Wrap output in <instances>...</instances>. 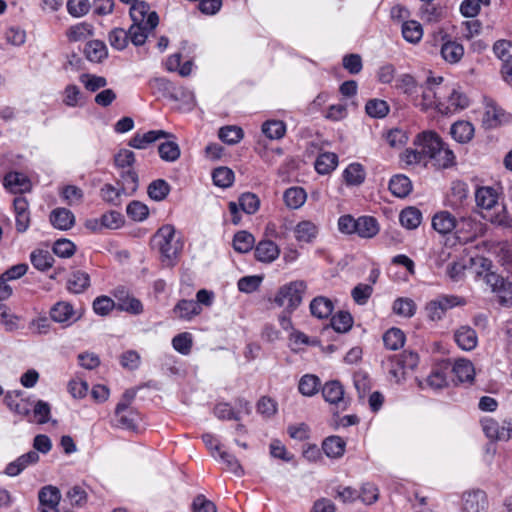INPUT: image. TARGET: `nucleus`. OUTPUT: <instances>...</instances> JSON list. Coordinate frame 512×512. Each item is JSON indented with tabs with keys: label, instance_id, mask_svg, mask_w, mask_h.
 <instances>
[{
	"label": "nucleus",
	"instance_id": "nucleus-1",
	"mask_svg": "<svg viewBox=\"0 0 512 512\" xmlns=\"http://www.w3.org/2000/svg\"><path fill=\"white\" fill-rule=\"evenodd\" d=\"M130 17L133 24L127 31L128 39L136 46L142 45L147 39L148 32L158 25V15L155 11H150V7L146 2L139 1L132 4Z\"/></svg>",
	"mask_w": 512,
	"mask_h": 512
},
{
	"label": "nucleus",
	"instance_id": "nucleus-2",
	"mask_svg": "<svg viewBox=\"0 0 512 512\" xmlns=\"http://www.w3.org/2000/svg\"><path fill=\"white\" fill-rule=\"evenodd\" d=\"M441 141L439 135L433 131L419 133L413 141L415 148L406 149L401 154V161L406 165L426 166L432 160L437 149H439Z\"/></svg>",
	"mask_w": 512,
	"mask_h": 512
},
{
	"label": "nucleus",
	"instance_id": "nucleus-3",
	"mask_svg": "<svg viewBox=\"0 0 512 512\" xmlns=\"http://www.w3.org/2000/svg\"><path fill=\"white\" fill-rule=\"evenodd\" d=\"M154 241L159 248L162 261L173 265L183 249L182 240L176 236L173 225L166 224L158 229Z\"/></svg>",
	"mask_w": 512,
	"mask_h": 512
},
{
	"label": "nucleus",
	"instance_id": "nucleus-4",
	"mask_svg": "<svg viewBox=\"0 0 512 512\" xmlns=\"http://www.w3.org/2000/svg\"><path fill=\"white\" fill-rule=\"evenodd\" d=\"M443 78L428 79L427 84L419 87V92L414 96L415 106L422 110L435 108L439 111L441 100L445 93V86L442 84Z\"/></svg>",
	"mask_w": 512,
	"mask_h": 512
},
{
	"label": "nucleus",
	"instance_id": "nucleus-5",
	"mask_svg": "<svg viewBox=\"0 0 512 512\" xmlns=\"http://www.w3.org/2000/svg\"><path fill=\"white\" fill-rule=\"evenodd\" d=\"M306 289L307 284L302 280L290 282L279 289L274 302L292 312L301 304Z\"/></svg>",
	"mask_w": 512,
	"mask_h": 512
},
{
	"label": "nucleus",
	"instance_id": "nucleus-6",
	"mask_svg": "<svg viewBox=\"0 0 512 512\" xmlns=\"http://www.w3.org/2000/svg\"><path fill=\"white\" fill-rule=\"evenodd\" d=\"M484 225L476 221L471 216H462L456 218L455 235L460 243H468L474 241L477 237L484 234Z\"/></svg>",
	"mask_w": 512,
	"mask_h": 512
},
{
	"label": "nucleus",
	"instance_id": "nucleus-7",
	"mask_svg": "<svg viewBox=\"0 0 512 512\" xmlns=\"http://www.w3.org/2000/svg\"><path fill=\"white\" fill-rule=\"evenodd\" d=\"M485 283L497 296L501 305L512 306V282L495 272H488L484 277Z\"/></svg>",
	"mask_w": 512,
	"mask_h": 512
},
{
	"label": "nucleus",
	"instance_id": "nucleus-8",
	"mask_svg": "<svg viewBox=\"0 0 512 512\" xmlns=\"http://www.w3.org/2000/svg\"><path fill=\"white\" fill-rule=\"evenodd\" d=\"M445 93L439 106V112L442 114H452L463 110L469 105L468 97L454 86L444 85Z\"/></svg>",
	"mask_w": 512,
	"mask_h": 512
},
{
	"label": "nucleus",
	"instance_id": "nucleus-9",
	"mask_svg": "<svg viewBox=\"0 0 512 512\" xmlns=\"http://www.w3.org/2000/svg\"><path fill=\"white\" fill-rule=\"evenodd\" d=\"M481 426L487 438L493 441H508L512 436V419L502 423L491 417L481 420Z\"/></svg>",
	"mask_w": 512,
	"mask_h": 512
},
{
	"label": "nucleus",
	"instance_id": "nucleus-10",
	"mask_svg": "<svg viewBox=\"0 0 512 512\" xmlns=\"http://www.w3.org/2000/svg\"><path fill=\"white\" fill-rule=\"evenodd\" d=\"M484 108L482 123L485 128H496L508 121V115L493 99L484 98Z\"/></svg>",
	"mask_w": 512,
	"mask_h": 512
},
{
	"label": "nucleus",
	"instance_id": "nucleus-11",
	"mask_svg": "<svg viewBox=\"0 0 512 512\" xmlns=\"http://www.w3.org/2000/svg\"><path fill=\"white\" fill-rule=\"evenodd\" d=\"M488 500L482 490L467 491L462 496V512H486Z\"/></svg>",
	"mask_w": 512,
	"mask_h": 512
},
{
	"label": "nucleus",
	"instance_id": "nucleus-12",
	"mask_svg": "<svg viewBox=\"0 0 512 512\" xmlns=\"http://www.w3.org/2000/svg\"><path fill=\"white\" fill-rule=\"evenodd\" d=\"M322 395L328 403L334 405L337 409L345 410L347 401L344 398V389L340 382H327L322 388Z\"/></svg>",
	"mask_w": 512,
	"mask_h": 512
},
{
	"label": "nucleus",
	"instance_id": "nucleus-13",
	"mask_svg": "<svg viewBox=\"0 0 512 512\" xmlns=\"http://www.w3.org/2000/svg\"><path fill=\"white\" fill-rule=\"evenodd\" d=\"M451 367L450 362H444L442 365L434 368L430 375L424 380L419 382L422 389L431 388L433 390L442 389L447 385V373Z\"/></svg>",
	"mask_w": 512,
	"mask_h": 512
},
{
	"label": "nucleus",
	"instance_id": "nucleus-14",
	"mask_svg": "<svg viewBox=\"0 0 512 512\" xmlns=\"http://www.w3.org/2000/svg\"><path fill=\"white\" fill-rule=\"evenodd\" d=\"M293 231L298 242L312 243L318 237L319 227L311 220H302L295 225Z\"/></svg>",
	"mask_w": 512,
	"mask_h": 512
},
{
	"label": "nucleus",
	"instance_id": "nucleus-15",
	"mask_svg": "<svg viewBox=\"0 0 512 512\" xmlns=\"http://www.w3.org/2000/svg\"><path fill=\"white\" fill-rule=\"evenodd\" d=\"M117 426L123 429L134 430L137 427L138 414L126 403H118L115 409Z\"/></svg>",
	"mask_w": 512,
	"mask_h": 512
},
{
	"label": "nucleus",
	"instance_id": "nucleus-16",
	"mask_svg": "<svg viewBox=\"0 0 512 512\" xmlns=\"http://www.w3.org/2000/svg\"><path fill=\"white\" fill-rule=\"evenodd\" d=\"M4 187L14 194L25 193L31 189V181L20 172H9L4 177Z\"/></svg>",
	"mask_w": 512,
	"mask_h": 512
},
{
	"label": "nucleus",
	"instance_id": "nucleus-17",
	"mask_svg": "<svg viewBox=\"0 0 512 512\" xmlns=\"http://www.w3.org/2000/svg\"><path fill=\"white\" fill-rule=\"evenodd\" d=\"M39 461V454L36 451H29L16 460L10 462L5 468V474L10 477L19 475L24 469L30 465H34Z\"/></svg>",
	"mask_w": 512,
	"mask_h": 512
},
{
	"label": "nucleus",
	"instance_id": "nucleus-18",
	"mask_svg": "<svg viewBox=\"0 0 512 512\" xmlns=\"http://www.w3.org/2000/svg\"><path fill=\"white\" fill-rule=\"evenodd\" d=\"M499 192L490 186L479 187L475 192V201L478 208L492 210L498 205Z\"/></svg>",
	"mask_w": 512,
	"mask_h": 512
},
{
	"label": "nucleus",
	"instance_id": "nucleus-19",
	"mask_svg": "<svg viewBox=\"0 0 512 512\" xmlns=\"http://www.w3.org/2000/svg\"><path fill=\"white\" fill-rule=\"evenodd\" d=\"M74 316L75 310L73 306L66 301H59L50 309V317L57 323L70 324L78 320V318H74Z\"/></svg>",
	"mask_w": 512,
	"mask_h": 512
},
{
	"label": "nucleus",
	"instance_id": "nucleus-20",
	"mask_svg": "<svg viewBox=\"0 0 512 512\" xmlns=\"http://www.w3.org/2000/svg\"><path fill=\"white\" fill-rule=\"evenodd\" d=\"M22 394L23 392L20 390L9 391L4 400L11 411L21 416H27L30 414L31 404L22 398Z\"/></svg>",
	"mask_w": 512,
	"mask_h": 512
},
{
	"label": "nucleus",
	"instance_id": "nucleus-21",
	"mask_svg": "<svg viewBox=\"0 0 512 512\" xmlns=\"http://www.w3.org/2000/svg\"><path fill=\"white\" fill-rule=\"evenodd\" d=\"M255 258L263 263H271L279 257L280 249L271 240H261L255 247Z\"/></svg>",
	"mask_w": 512,
	"mask_h": 512
},
{
	"label": "nucleus",
	"instance_id": "nucleus-22",
	"mask_svg": "<svg viewBox=\"0 0 512 512\" xmlns=\"http://www.w3.org/2000/svg\"><path fill=\"white\" fill-rule=\"evenodd\" d=\"M457 345L465 351L473 350L478 343L477 333L469 326H461L454 333Z\"/></svg>",
	"mask_w": 512,
	"mask_h": 512
},
{
	"label": "nucleus",
	"instance_id": "nucleus-23",
	"mask_svg": "<svg viewBox=\"0 0 512 512\" xmlns=\"http://www.w3.org/2000/svg\"><path fill=\"white\" fill-rule=\"evenodd\" d=\"M169 137H171V135L164 130H151L144 134L137 133L130 139L129 146L136 149H145L156 140Z\"/></svg>",
	"mask_w": 512,
	"mask_h": 512
},
{
	"label": "nucleus",
	"instance_id": "nucleus-24",
	"mask_svg": "<svg viewBox=\"0 0 512 512\" xmlns=\"http://www.w3.org/2000/svg\"><path fill=\"white\" fill-rule=\"evenodd\" d=\"M90 286V276L88 273L77 270L70 274L67 279L66 288L70 293L81 294Z\"/></svg>",
	"mask_w": 512,
	"mask_h": 512
},
{
	"label": "nucleus",
	"instance_id": "nucleus-25",
	"mask_svg": "<svg viewBox=\"0 0 512 512\" xmlns=\"http://www.w3.org/2000/svg\"><path fill=\"white\" fill-rule=\"evenodd\" d=\"M456 218L448 211H440L432 218V227L442 235H446L455 229Z\"/></svg>",
	"mask_w": 512,
	"mask_h": 512
},
{
	"label": "nucleus",
	"instance_id": "nucleus-26",
	"mask_svg": "<svg viewBox=\"0 0 512 512\" xmlns=\"http://www.w3.org/2000/svg\"><path fill=\"white\" fill-rule=\"evenodd\" d=\"M51 224L60 230H68L75 223L74 214L66 208H56L50 214Z\"/></svg>",
	"mask_w": 512,
	"mask_h": 512
},
{
	"label": "nucleus",
	"instance_id": "nucleus-27",
	"mask_svg": "<svg viewBox=\"0 0 512 512\" xmlns=\"http://www.w3.org/2000/svg\"><path fill=\"white\" fill-rule=\"evenodd\" d=\"M379 232L378 221L372 216H361L357 218L356 234L361 238H373Z\"/></svg>",
	"mask_w": 512,
	"mask_h": 512
},
{
	"label": "nucleus",
	"instance_id": "nucleus-28",
	"mask_svg": "<svg viewBox=\"0 0 512 512\" xmlns=\"http://www.w3.org/2000/svg\"><path fill=\"white\" fill-rule=\"evenodd\" d=\"M309 308L314 317L325 319L332 314L334 304L327 297L317 296L311 301Z\"/></svg>",
	"mask_w": 512,
	"mask_h": 512
},
{
	"label": "nucleus",
	"instance_id": "nucleus-29",
	"mask_svg": "<svg viewBox=\"0 0 512 512\" xmlns=\"http://www.w3.org/2000/svg\"><path fill=\"white\" fill-rule=\"evenodd\" d=\"M215 450L217 451L219 459L225 464V470L233 473L237 477H242L245 473L242 465L235 455L221 450L218 444L215 445Z\"/></svg>",
	"mask_w": 512,
	"mask_h": 512
},
{
	"label": "nucleus",
	"instance_id": "nucleus-30",
	"mask_svg": "<svg viewBox=\"0 0 512 512\" xmlns=\"http://www.w3.org/2000/svg\"><path fill=\"white\" fill-rule=\"evenodd\" d=\"M474 126L468 121H457L451 126L450 133L459 143H468L474 136Z\"/></svg>",
	"mask_w": 512,
	"mask_h": 512
},
{
	"label": "nucleus",
	"instance_id": "nucleus-31",
	"mask_svg": "<svg viewBox=\"0 0 512 512\" xmlns=\"http://www.w3.org/2000/svg\"><path fill=\"white\" fill-rule=\"evenodd\" d=\"M306 199L307 194L302 187H290L283 194L284 203L289 209L302 207Z\"/></svg>",
	"mask_w": 512,
	"mask_h": 512
},
{
	"label": "nucleus",
	"instance_id": "nucleus-32",
	"mask_svg": "<svg viewBox=\"0 0 512 512\" xmlns=\"http://www.w3.org/2000/svg\"><path fill=\"white\" fill-rule=\"evenodd\" d=\"M452 372L460 382H471L474 379L475 369L471 361L457 359L452 365Z\"/></svg>",
	"mask_w": 512,
	"mask_h": 512
},
{
	"label": "nucleus",
	"instance_id": "nucleus-33",
	"mask_svg": "<svg viewBox=\"0 0 512 512\" xmlns=\"http://www.w3.org/2000/svg\"><path fill=\"white\" fill-rule=\"evenodd\" d=\"M345 441L339 436L327 437L322 443V449L329 458H339L345 452Z\"/></svg>",
	"mask_w": 512,
	"mask_h": 512
},
{
	"label": "nucleus",
	"instance_id": "nucleus-34",
	"mask_svg": "<svg viewBox=\"0 0 512 512\" xmlns=\"http://www.w3.org/2000/svg\"><path fill=\"white\" fill-rule=\"evenodd\" d=\"M442 58L451 64L459 62L464 55V48L456 41H447L441 47Z\"/></svg>",
	"mask_w": 512,
	"mask_h": 512
},
{
	"label": "nucleus",
	"instance_id": "nucleus-35",
	"mask_svg": "<svg viewBox=\"0 0 512 512\" xmlns=\"http://www.w3.org/2000/svg\"><path fill=\"white\" fill-rule=\"evenodd\" d=\"M389 190L399 198L406 197L412 190V183L405 175H395L390 179Z\"/></svg>",
	"mask_w": 512,
	"mask_h": 512
},
{
	"label": "nucleus",
	"instance_id": "nucleus-36",
	"mask_svg": "<svg viewBox=\"0 0 512 512\" xmlns=\"http://www.w3.org/2000/svg\"><path fill=\"white\" fill-rule=\"evenodd\" d=\"M40 506H47L48 508H57L60 500V490L52 485L41 488L38 494Z\"/></svg>",
	"mask_w": 512,
	"mask_h": 512
},
{
	"label": "nucleus",
	"instance_id": "nucleus-37",
	"mask_svg": "<svg viewBox=\"0 0 512 512\" xmlns=\"http://www.w3.org/2000/svg\"><path fill=\"white\" fill-rule=\"evenodd\" d=\"M431 161L433 165L438 168H448L455 163V155L453 151L441 141L439 149H437Z\"/></svg>",
	"mask_w": 512,
	"mask_h": 512
},
{
	"label": "nucleus",
	"instance_id": "nucleus-38",
	"mask_svg": "<svg viewBox=\"0 0 512 512\" xmlns=\"http://www.w3.org/2000/svg\"><path fill=\"white\" fill-rule=\"evenodd\" d=\"M338 165V156L332 152L320 154L315 161V169L319 174L325 175L332 172Z\"/></svg>",
	"mask_w": 512,
	"mask_h": 512
},
{
	"label": "nucleus",
	"instance_id": "nucleus-39",
	"mask_svg": "<svg viewBox=\"0 0 512 512\" xmlns=\"http://www.w3.org/2000/svg\"><path fill=\"white\" fill-rule=\"evenodd\" d=\"M399 220L403 227L416 229L422 221V213L415 207H407L401 211Z\"/></svg>",
	"mask_w": 512,
	"mask_h": 512
},
{
	"label": "nucleus",
	"instance_id": "nucleus-40",
	"mask_svg": "<svg viewBox=\"0 0 512 512\" xmlns=\"http://www.w3.org/2000/svg\"><path fill=\"white\" fill-rule=\"evenodd\" d=\"M100 196L105 202L119 206L122 203V196H128V193L122 187L116 188L111 184H105L100 189Z\"/></svg>",
	"mask_w": 512,
	"mask_h": 512
},
{
	"label": "nucleus",
	"instance_id": "nucleus-41",
	"mask_svg": "<svg viewBox=\"0 0 512 512\" xmlns=\"http://www.w3.org/2000/svg\"><path fill=\"white\" fill-rule=\"evenodd\" d=\"M174 313L181 319L190 320L201 313V307L193 300H181L175 306Z\"/></svg>",
	"mask_w": 512,
	"mask_h": 512
},
{
	"label": "nucleus",
	"instance_id": "nucleus-42",
	"mask_svg": "<svg viewBox=\"0 0 512 512\" xmlns=\"http://www.w3.org/2000/svg\"><path fill=\"white\" fill-rule=\"evenodd\" d=\"M365 170L359 163H352L343 172V177L347 185H360L365 180Z\"/></svg>",
	"mask_w": 512,
	"mask_h": 512
},
{
	"label": "nucleus",
	"instance_id": "nucleus-43",
	"mask_svg": "<svg viewBox=\"0 0 512 512\" xmlns=\"http://www.w3.org/2000/svg\"><path fill=\"white\" fill-rule=\"evenodd\" d=\"M393 312L405 318H411L416 313V303L407 297L397 298L393 303Z\"/></svg>",
	"mask_w": 512,
	"mask_h": 512
},
{
	"label": "nucleus",
	"instance_id": "nucleus-44",
	"mask_svg": "<svg viewBox=\"0 0 512 512\" xmlns=\"http://www.w3.org/2000/svg\"><path fill=\"white\" fill-rule=\"evenodd\" d=\"M395 87L412 99L419 92L416 80L410 74H402L396 79Z\"/></svg>",
	"mask_w": 512,
	"mask_h": 512
},
{
	"label": "nucleus",
	"instance_id": "nucleus-45",
	"mask_svg": "<svg viewBox=\"0 0 512 512\" xmlns=\"http://www.w3.org/2000/svg\"><path fill=\"white\" fill-rule=\"evenodd\" d=\"M262 132L271 140L281 139L286 133V125L279 120H268L262 124Z\"/></svg>",
	"mask_w": 512,
	"mask_h": 512
},
{
	"label": "nucleus",
	"instance_id": "nucleus-46",
	"mask_svg": "<svg viewBox=\"0 0 512 512\" xmlns=\"http://www.w3.org/2000/svg\"><path fill=\"white\" fill-rule=\"evenodd\" d=\"M85 53L92 62H100L107 56L106 45L99 40H93L86 44Z\"/></svg>",
	"mask_w": 512,
	"mask_h": 512
},
{
	"label": "nucleus",
	"instance_id": "nucleus-47",
	"mask_svg": "<svg viewBox=\"0 0 512 512\" xmlns=\"http://www.w3.org/2000/svg\"><path fill=\"white\" fill-rule=\"evenodd\" d=\"M402 35L410 43H417L423 36V29L419 22L411 20L402 25Z\"/></svg>",
	"mask_w": 512,
	"mask_h": 512
},
{
	"label": "nucleus",
	"instance_id": "nucleus-48",
	"mask_svg": "<svg viewBox=\"0 0 512 512\" xmlns=\"http://www.w3.org/2000/svg\"><path fill=\"white\" fill-rule=\"evenodd\" d=\"M255 243L254 236L247 231H239L234 235L233 247L237 252H249Z\"/></svg>",
	"mask_w": 512,
	"mask_h": 512
},
{
	"label": "nucleus",
	"instance_id": "nucleus-49",
	"mask_svg": "<svg viewBox=\"0 0 512 512\" xmlns=\"http://www.w3.org/2000/svg\"><path fill=\"white\" fill-rule=\"evenodd\" d=\"M91 35L92 26L85 22L71 26L66 32L67 38L72 42L86 40Z\"/></svg>",
	"mask_w": 512,
	"mask_h": 512
},
{
	"label": "nucleus",
	"instance_id": "nucleus-50",
	"mask_svg": "<svg viewBox=\"0 0 512 512\" xmlns=\"http://www.w3.org/2000/svg\"><path fill=\"white\" fill-rule=\"evenodd\" d=\"M30 260L36 269L45 271L53 265L54 258L46 250H35L31 253Z\"/></svg>",
	"mask_w": 512,
	"mask_h": 512
},
{
	"label": "nucleus",
	"instance_id": "nucleus-51",
	"mask_svg": "<svg viewBox=\"0 0 512 512\" xmlns=\"http://www.w3.org/2000/svg\"><path fill=\"white\" fill-rule=\"evenodd\" d=\"M383 342L386 348L398 350L404 345L405 335L400 329L391 328L384 334Z\"/></svg>",
	"mask_w": 512,
	"mask_h": 512
},
{
	"label": "nucleus",
	"instance_id": "nucleus-52",
	"mask_svg": "<svg viewBox=\"0 0 512 512\" xmlns=\"http://www.w3.org/2000/svg\"><path fill=\"white\" fill-rule=\"evenodd\" d=\"M63 103L68 107H78L84 104L80 88L76 85H67L63 93Z\"/></svg>",
	"mask_w": 512,
	"mask_h": 512
},
{
	"label": "nucleus",
	"instance_id": "nucleus-53",
	"mask_svg": "<svg viewBox=\"0 0 512 512\" xmlns=\"http://www.w3.org/2000/svg\"><path fill=\"white\" fill-rule=\"evenodd\" d=\"M218 136L223 142L234 145L242 140L244 132L238 126H225L219 130Z\"/></svg>",
	"mask_w": 512,
	"mask_h": 512
},
{
	"label": "nucleus",
	"instance_id": "nucleus-54",
	"mask_svg": "<svg viewBox=\"0 0 512 512\" xmlns=\"http://www.w3.org/2000/svg\"><path fill=\"white\" fill-rule=\"evenodd\" d=\"M158 152L162 160L174 162L180 157L179 145L174 141H166L159 145Z\"/></svg>",
	"mask_w": 512,
	"mask_h": 512
},
{
	"label": "nucleus",
	"instance_id": "nucleus-55",
	"mask_svg": "<svg viewBox=\"0 0 512 512\" xmlns=\"http://www.w3.org/2000/svg\"><path fill=\"white\" fill-rule=\"evenodd\" d=\"M213 182L216 186L226 188L234 181V172L228 167H218L212 173Z\"/></svg>",
	"mask_w": 512,
	"mask_h": 512
},
{
	"label": "nucleus",
	"instance_id": "nucleus-56",
	"mask_svg": "<svg viewBox=\"0 0 512 512\" xmlns=\"http://www.w3.org/2000/svg\"><path fill=\"white\" fill-rule=\"evenodd\" d=\"M170 186L162 179L155 180L148 186V195L155 201H161L169 194Z\"/></svg>",
	"mask_w": 512,
	"mask_h": 512
},
{
	"label": "nucleus",
	"instance_id": "nucleus-57",
	"mask_svg": "<svg viewBox=\"0 0 512 512\" xmlns=\"http://www.w3.org/2000/svg\"><path fill=\"white\" fill-rule=\"evenodd\" d=\"M366 113L373 118H383L389 112V105L380 99H371L366 103Z\"/></svg>",
	"mask_w": 512,
	"mask_h": 512
},
{
	"label": "nucleus",
	"instance_id": "nucleus-58",
	"mask_svg": "<svg viewBox=\"0 0 512 512\" xmlns=\"http://www.w3.org/2000/svg\"><path fill=\"white\" fill-rule=\"evenodd\" d=\"M331 325L335 331L345 333L351 329L353 318L350 313L340 311L332 317Z\"/></svg>",
	"mask_w": 512,
	"mask_h": 512
},
{
	"label": "nucleus",
	"instance_id": "nucleus-59",
	"mask_svg": "<svg viewBox=\"0 0 512 512\" xmlns=\"http://www.w3.org/2000/svg\"><path fill=\"white\" fill-rule=\"evenodd\" d=\"M116 308L120 311H125L134 315H138L143 312V305L141 301L131 296L120 298L116 304Z\"/></svg>",
	"mask_w": 512,
	"mask_h": 512
},
{
	"label": "nucleus",
	"instance_id": "nucleus-60",
	"mask_svg": "<svg viewBox=\"0 0 512 512\" xmlns=\"http://www.w3.org/2000/svg\"><path fill=\"white\" fill-rule=\"evenodd\" d=\"M397 365L402 369L401 376L403 377L406 370H413L418 365V355L411 351H404L399 356L394 358Z\"/></svg>",
	"mask_w": 512,
	"mask_h": 512
},
{
	"label": "nucleus",
	"instance_id": "nucleus-61",
	"mask_svg": "<svg viewBox=\"0 0 512 512\" xmlns=\"http://www.w3.org/2000/svg\"><path fill=\"white\" fill-rule=\"evenodd\" d=\"M320 381L314 375H304L299 381V391L304 396H312L318 392Z\"/></svg>",
	"mask_w": 512,
	"mask_h": 512
},
{
	"label": "nucleus",
	"instance_id": "nucleus-62",
	"mask_svg": "<svg viewBox=\"0 0 512 512\" xmlns=\"http://www.w3.org/2000/svg\"><path fill=\"white\" fill-rule=\"evenodd\" d=\"M494 54L503 62V64H512V42L508 40H499L493 46Z\"/></svg>",
	"mask_w": 512,
	"mask_h": 512
},
{
	"label": "nucleus",
	"instance_id": "nucleus-63",
	"mask_svg": "<svg viewBox=\"0 0 512 512\" xmlns=\"http://www.w3.org/2000/svg\"><path fill=\"white\" fill-rule=\"evenodd\" d=\"M192 345V336L188 332L180 333L172 339L173 348L182 355H188Z\"/></svg>",
	"mask_w": 512,
	"mask_h": 512
},
{
	"label": "nucleus",
	"instance_id": "nucleus-64",
	"mask_svg": "<svg viewBox=\"0 0 512 512\" xmlns=\"http://www.w3.org/2000/svg\"><path fill=\"white\" fill-rule=\"evenodd\" d=\"M239 206L247 214H254L258 211L260 200L256 194L243 193L239 197Z\"/></svg>",
	"mask_w": 512,
	"mask_h": 512
}]
</instances>
